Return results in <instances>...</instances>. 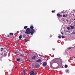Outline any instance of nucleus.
Masks as SVG:
<instances>
[{"mask_svg": "<svg viewBox=\"0 0 75 75\" xmlns=\"http://www.w3.org/2000/svg\"><path fill=\"white\" fill-rule=\"evenodd\" d=\"M51 62H53L54 63H50V67L51 68H52V65L54 63H57V64H58L59 66L61 67L62 65V63H61V60H58V59H54L53 61H52Z\"/></svg>", "mask_w": 75, "mask_h": 75, "instance_id": "obj_1", "label": "nucleus"}, {"mask_svg": "<svg viewBox=\"0 0 75 75\" xmlns=\"http://www.w3.org/2000/svg\"><path fill=\"white\" fill-rule=\"evenodd\" d=\"M30 29H31L30 34H31V35H33V33H35V30H34V26H32L30 27Z\"/></svg>", "mask_w": 75, "mask_h": 75, "instance_id": "obj_2", "label": "nucleus"}, {"mask_svg": "<svg viewBox=\"0 0 75 75\" xmlns=\"http://www.w3.org/2000/svg\"><path fill=\"white\" fill-rule=\"evenodd\" d=\"M31 33V29L30 28H27L25 32L26 34H30Z\"/></svg>", "mask_w": 75, "mask_h": 75, "instance_id": "obj_3", "label": "nucleus"}, {"mask_svg": "<svg viewBox=\"0 0 75 75\" xmlns=\"http://www.w3.org/2000/svg\"><path fill=\"white\" fill-rule=\"evenodd\" d=\"M30 75H37L36 74L34 73L33 71H31L30 73Z\"/></svg>", "mask_w": 75, "mask_h": 75, "instance_id": "obj_4", "label": "nucleus"}, {"mask_svg": "<svg viewBox=\"0 0 75 75\" xmlns=\"http://www.w3.org/2000/svg\"><path fill=\"white\" fill-rule=\"evenodd\" d=\"M57 16L58 17H59V18L62 17V15H60V14H59L58 13L57 14Z\"/></svg>", "mask_w": 75, "mask_h": 75, "instance_id": "obj_5", "label": "nucleus"}, {"mask_svg": "<svg viewBox=\"0 0 75 75\" xmlns=\"http://www.w3.org/2000/svg\"><path fill=\"white\" fill-rule=\"evenodd\" d=\"M47 64L46 62H44L42 64L43 66H44V67H45V66H47Z\"/></svg>", "mask_w": 75, "mask_h": 75, "instance_id": "obj_6", "label": "nucleus"}, {"mask_svg": "<svg viewBox=\"0 0 75 75\" xmlns=\"http://www.w3.org/2000/svg\"><path fill=\"white\" fill-rule=\"evenodd\" d=\"M40 66V64H37L35 66V68H39Z\"/></svg>", "mask_w": 75, "mask_h": 75, "instance_id": "obj_7", "label": "nucleus"}, {"mask_svg": "<svg viewBox=\"0 0 75 75\" xmlns=\"http://www.w3.org/2000/svg\"><path fill=\"white\" fill-rule=\"evenodd\" d=\"M36 58V56H34L32 58V59H35Z\"/></svg>", "mask_w": 75, "mask_h": 75, "instance_id": "obj_8", "label": "nucleus"}, {"mask_svg": "<svg viewBox=\"0 0 75 75\" xmlns=\"http://www.w3.org/2000/svg\"><path fill=\"white\" fill-rule=\"evenodd\" d=\"M37 62H41V59H38L37 61Z\"/></svg>", "mask_w": 75, "mask_h": 75, "instance_id": "obj_9", "label": "nucleus"}, {"mask_svg": "<svg viewBox=\"0 0 75 75\" xmlns=\"http://www.w3.org/2000/svg\"><path fill=\"white\" fill-rule=\"evenodd\" d=\"M19 39H21L22 38V35H21L19 37Z\"/></svg>", "mask_w": 75, "mask_h": 75, "instance_id": "obj_10", "label": "nucleus"}, {"mask_svg": "<svg viewBox=\"0 0 75 75\" xmlns=\"http://www.w3.org/2000/svg\"><path fill=\"white\" fill-rule=\"evenodd\" d=\"M23 74H24H24H25V70H23Z\"/></svg>", "mask_w": 75, "mask_h": 75, "instance_id": "obj_11", "label": "nucleus"}, {"mask_svg": "<svg viewBox=\"0 0 75 75\" xmlns=\"http://www.w3.org/2000/svg\"><path fill=\"white\" fill-rule=\"evenodd\" d=\"M9 35H14V33H10L9 34Z\"/></svg>", "mask_w": 75, "mask_h": 75, "instance_id": "obj_12", "label": "nucleus"}, {"mask_svg": "<svg viewBox=\"0 0 75 75\" xmlns=\"http://www.w3.org/2000/svg\"><path fill=\"white\" fill-rule=\"evenodd\" d=\"M25 37H26V35H24L23 36V38H25Z\"/></svg>", "mask_w": 75, "mask_h": 75, "instance_id": "obj_13", "label": "nucleus"}, {"mask_svg": "<svg viewBox=\"0 0 75 75\" xmlns=\"http://www.w3.org/2000/svg\"><path fill=\"white\" fill-rule=\"evenodd\" d=\"M16 61L18 62L20 61V59L19 58H18L17 59H16Z\"/></svg>", "mask_w": 75, "mask_h": 75, "instance_id": "obj_14", "label": "nucleus"}, {"mask_svg": "<svg viewBox=\"0 0 75 75\" xmlns=\"http://www.w3.org/2000/svg\"><path fill=\"white\" fill-rule=\"evenodd\" d=\"M1 51H3V50H4V48H1Z\"/></svg>", "mask_w": 75, "mask_h": 75, "instance_id": "obj_15", "label": "nucleus"}, {"mask_svg": "<svg viewBox=\"0 0 75 75\" xmlns=\"http://www.w3.org/2000/svg\"><path fill=\"white\" fill-rule=\"evenodd\" d=\"M27 27H28L27 26H25V27H24V29H26V28H27Z\"/></svg>", "mask_w": 75, "mask_h": 75, "instance_id": "obj_16", "label": "nucleus"}, {"mask_svg": "<svg viewBox=\"0 0 75 75\" xmlns=\"http://www.w3.org/2000/svg\"><path fill=\"white\" fill-rule=\"evenodd\" d=\"M65 67L66 68H68V66L67 65H65Z\"/></svg>", "mask_w": 75, "mask_h": 75, "instance_id": "obj_17", "label": "nucleus"}, {"mask_svg": "<svg viewBox=\"0 0 75 75\" xmlns=\"http://www.w3.org/2000/svg\"><path fill=\"white\" fill-rule=\"evenodd\" d=\"M58 38H60V39H61V36H59L58 37Z\"/></svg>", "mask_w": 75, "mask_h": 75, "instance_id": "obj_18", "label": "nucleus"}, {"mask_svg": "<svg viewBox=\"0 0 75 75\" xmlns=\"http://www.w3.org/2000/svg\"><path fill=\"white\" fill-rule=\"evenodd\" d=\"M62 38H65V36H62Z\"/></svg>", "mask_w": 75, "mask_h": 75, "instance_id": "obj_19", "label": "nucleus"}, {"mask_svg": "<svg viewBox=\"0 0 75 75\" xmlns=\"http://www.w3.org/2000/svg\"><path fill=\"white\" fill-rule=\"evenodd\" d=\"M75 34V32H73L72 33V34Z\"/></svg>", "mask_w": 75, "mask_h": 75, "instance_id": "obj_20", "label": "nucleus"}, {"mask_svg": "<svg viewBox=\"0 0 75 75\" xmlns=\"http://www.w3.org/2000/svg\"><path fill=\"white\" fill-rule=\"evenodd\" d=\"M52 12L53 13H55V10H54V11H52Z\"/></svg>", "mask_w": 75, "mask_h": 75, "instance_id": "obj_21", "label": "nucleus"}, {"mask_svg": "<svg viewBox=\"0 0 75 75\" xmlns=\"http://www.w3.org/2000/svg\"><path fill=\"white\" fill-rule=\"evenodd\" d=\"M25 42H27V38H26L25 39Z\"/></svg>", "mask_w": 75, "mask_h": 75, "instance_id": "obj_22", "label": "nucleus"}, {"mask_svg": "<svg viewBox=\"0 0 75 75\" xmlns=\"http://www.w3.org/2000/svg\"><path fill=\"white\" fill-rule=\"evenodd\" d=\"M65 12V11L63 10V11H62V12H61V13H64Z\"/></svg>", "mask_w": 75, "mask_h": 75, "instance_id": "obj_23", "label": "nucleus"}, {"mask_svg": "<svg viewBox=\"0 0 75 75\" xmlns=\"http://www.w3.org/2000/svg\"><path fill=\"white\" fill-rule=\"evenodd\" d=\"M74 26H71V29H74Z\"/></svg>", "mask_w": 75, "mask_h": 75, "instance_id": "obj_24", "label": "nucleus"}, {"mask_svg": "<svg viewBox=\"0 0 75 75\" xmlns=\"http://www.w3.org/2000/svg\"><path fill=\"white\" fill-rule=\"evenodd\" d=\"M15 54H18V52L17 51H15Z\"/></svg>", "mask_w": 75, "mask_h": 75, "instance_id": "obj_25", "label": "nucleus"}, {"mask_svg": "<svg viewBox=\"0 0 75 75\" xmlns=\"http://www.w3.org/2000/svg\"><path fill=\"white\" fill-rule=\"evenodd\" d=\"M20 33V32L18 31H17V32H16V33L17 34H18V33Z\"/></svg>", "mask_w": 75, "mask_h": 75, "instance_id": "obj_26", "label": "nucleus"}, {"mask_svg": "<svg viewBox=\"0 0 75 75\" xmlns=\"http://www.w3.org/2000/svg\"><path fill=\"white\" fill-rule=\"evenodd\" d=\"M63 17H67V16H65V15H63Z\"/></svg>", "mask_w": 75, "mask_h": 75, "instance_id": "obj_27", "label": "nucleus"}, {"mask_svg": "<svg viewBox=\"0 0 75 75\" xmlns=\"http://www.w3.org/2000/svg\"><path fill=\"white\" fill-rule=\"evenodd\" d=\"M0 41H3V40H2V39H1V38H0Z\"/></svg>", "mask_w": 75, "mask_h": 75, "instance_id": "obj_28", "label": "nucleus"}, {"mask_svg": "<svg viewBox=\"0 0 75 75\" xmlns=\"http://www.w3.org/2000/svg\"><path fill=\"white\" fill-rule=\"evenodd\" d=\"M52 50H53V51H55V49L53 48L52 49Z\"/></svg>", "mask_w": 75, "mask_h": 75, "instance_id": "obj_29", "label": "nucleus"}, {"mask_svg": "<svg viewBox=\"0 0 75 75\" xmlns=\"http://www.w3.org/2000/svg\"><path fill=\"white\" fill-rule=\"evenodd\" d=\"M69 50H70V49H71V47H69L68 48Z\"/></svg>", "mask_w": 75, "mask_h": 75, "instance_id": "obj_30", "label": "nucleus"}, {"mask_svg": "<svg viewBox=\"0 0 75 75\" xmlns=\"http://www.w3.org/2000/svg\"><path fill=\"white\" fill-rule=\"evenodd\" d=\"M7 37H9V35H8L7 36Z\"/></svg>", "mask_w": 75, "mask_h": 75, "instance_id": "obj_31", "label": "nucleus"}, {"mask_svg": "<svg viewBox=\"0 0 75 75\" xmlns=\"http://www.w3.org/2000/svg\"><path fill=\"white\" fill-rule=\"evenodd\" d=\"M69 27H67V29H68V30H69Z\"/></svg>", "mask_w": 75, "mask_h": 75, "instance_id": "obj_32", "label": "nucleus"}, {"mask_svg": "<svg viewBox=\"0 0 75 75\" xmlns=\"http://www.w3.org/2000/svg\"><path fill=\"white\" fill-rule=\"evenodd\" d=\"M62 35H64V33H62Z\"/></svg>", "mask_w": 75, "mask_h": 75, "instance_id": "obj_33", "label": "nucleus"}, {"mask_svg": "<svg viewBox=\"0 0 75 75\" xmlns=\"http://www.w3.org/2000/svg\"><path fill=\"white\" fill-rule=\"evenodd\" d=\"M58 67H56V69H58Z\"/></svg>", "mask_w": 75, "mask_h": 75, "instance_id": "obj_34", "label": "nucleus"}, {"mask_svg": "<svg viewBox=\"0 0 75 75\" xmlns=\"http://www.w3.org/2000/svg\"><path fill=\"white\" fill-rule=\"evenodd\" d=\"M8 45H10V44L8 43Z\"/></svg>", "mask_w": 75, "mask_h": 75, "instance_id": "obj_35", "label": "nucleus"}, {"mask_svg": "<svg viewBox=\"0 0 75 75\" xmlns=\"http://www.w3.org/2000/svg\"><path fill=\"white\" fill-rule=\"evenodd\" d=\"M48 59H49L48 58L47 59V60H48Z\"/></svg>", "mask_w": 75, "mask_h": 75, "instance_id": "obj_36", "label": "nucleus"}, {"mask_svg": "<svg viewBox=\"0 0 75 75\" xmlns=\"http://www.w3.org/2000/svg\"><path fill=\"white\" fill-rule=\"evenodd\" d=\"M15 68H16H16H17V67H16Z\"/></svg>", "mask_w": 75, "mask_h": 75, "instance_id": "obj_37", "label": "nucleus"}, {"mask_svg": "<svg viewBox=\"0 0 75 75\" xmlns=\"http://www.w3.org/2000/svg\"><path fill=\"white\" fill-rule=\"evenodd\" d=\"M66 16H68V15H66Z\"/></svg>", "mask_w": 75, "mask_h": 75, "instance_id": "obj_38", "label": "nucleus"}, {"mask_svg": "<svg viewBox=\"0 0 75 75\" xmlns=\"http://www.w3.org/2000/svg\"><path fill=\"white\" fill-rule=\"evenodd\" d=\"M28 37H30V35H28Z\"/></svg>", "mask_w": 75, "mask_h": 75, "instance_id": "obj_39", "label": "nucleus"}, {"mask_svg": "<svg viewBox=\"0 0 75 75\" xmlns=\"http://www.w3.org/2000/svg\"><path fill=\"white\" fill-rule=\"evenodd\" d=\"M67 21H68V20H67Z\"/></svg>", "mask_w": 75, "mask_h": 75, "instance_id": "obj_40", "label": "nucleus"}, {"mask_svg": "<svg viewBox=\"0 0 75 75\" xmlns=\"http://www.w3.org/2000/svg\"><path fill=\"white\" fill-rule=\"evenodd\" d=\"M67 72H68V70H67Z\"/></svg>", "mask_w": 75, "mask_h": 75, "instance_id": "obj_41", "label": "nucleus"}]
</instances>
